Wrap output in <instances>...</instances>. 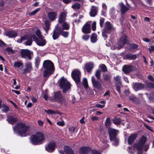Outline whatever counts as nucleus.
Listing matches in <instances>:
<instances>
[{"mask_svg": "<svg viewBox=\"0 0 154 154\" xmlns=\"http://www.w3.org/2000/svg\"><path fill=\"white\" fill-rule=\"evenodd\" d=\"M44 69L43 76L44 77H48L52 74L54 69L53 63L49 60H45L43 64Z\"/></svg>", "mask_w": 154, "mask_h": 154, "instance_id": "f257e3e1", "label": "nucleus"}, {"mask_svg": "<svg viewBox=\"0 0 154 154\" xmlns=\"http://www.w3.org/2000/svg\"><path fill=\"white\" fill-rule=\"evenodd\" d=\"M15 132L17 131L19 135L23 137L27 136V132L28 131L29 127L22 123H17L13 128Z\"/></svg>", "mask_w": 154, "mask_h": 154, "instance_id": "f03ea898", "label": "nucleus"}, {"mask_svg": "<svg viewBox=\"0 0 154 154\" xmlns=\"http://www.w3.org/2000/svg\"><path fill=\"white\" fill-rule=\"evenodd\" d=\"M44 134L41 132H38L35 135H32L30 137L31 143L35 145L41 144L45 140Z\"/></svg>", "mask_w": 154, "mask_h": 154, "instance_id": "7ed1b4c3", "label": "nucleus"}, {"mask_svg": "<svg viewBox=\"0 0 154 154\" xmlns=\"http://www.w3.org/2000/svg\"><path fill=\"white\" fill-rule=\"evenodd\" d=\"M50 99L52 101L57 102L61 105H66V99L59 91L54 92L53 96L50 97Z\"/></svg>", "mask_w": 154, "mask_h": 154, "instance_id": "20e7f679", "label": "nucleus"}, {"mask_svg": "<svg viewBox=\"0 0 154 154\" xmlns=\"http://www.w3.org/2000/svg\"><path fill=\"white\" fill-rule=\"evenodd\" d=\"M113 27V25L110 22L107 21L105 23L104 28L102 32V36L105 40L107 39L108 35L111 32Z\"/></svg>", "mask_w": 154, "mask_h": 154, "instance_id": "39448f33", "label": "nucleus"}, {"mask_svg": "<svg viewBox=\"0 0 154 154\" xmlns=\"http://www.w3.org/2000/svg\"><path fill=\"white\" fill-rule=\"evenodd\" d=\"M146 141V138L144 137H143L139 142L135 145L134 148H136L138 150V154H142L143 146Z\"/></svg>", "mask_w": 154, "mask_h": 154, "instance_id": "423d86ee", "label": "nucleus"}, {"mask_svg": "<svg viewBox=\"0 0 154 154\" xmlns=\"http://www.w3.org/2000/svg\"><path fill=\"white\" fill-rule=\"evenodd\" d=\"M59 86L63 89V92H66L70 88V84L65 79H60Z\"/></svg>", "mask_w": 154, "mask_h": 154, "instance_id": "0eeeda50", "label": "nucleus"}, {"mask_svg": "<svg viewBox=\"0 0 154 154\" xmlns=\"http://www.w3.org/2000/svg\"><path fill=\"white\" fill-rule=\"evenodd\" d=\"M71 76L76 84L80 83L81 73L79 70L77 69H74L72 72Z\"/></svg>", "mask_w": 154, "mask_h": 154, "instance_id": "6e6552de", "label": "nucleus"}, {"mask_svg": "<svg viewBox=\"0 0 154 154\" xmlns=\"http://www.w3.org/2000/svg\"><path fill=\"white\" fill-rule=\"evenodd\" d=\"M127 36L125 35L122 36L118 41L116 45V47L118 49H120L127 43Z\"/></svg>", "mask_w": 154, "mask_h": 154, "instance_id": "1a4fd4ad", "label": "nucleus"}, {"mask_svg": "<svg viewBox=\"0 0 154 154\" xmlns=\"http://www.w3.org/2000/svg\"><path fill=\"white\" fill-rule=\"evenodd\" d=\"M32 35L31 36L25 35L22 37L20 39L17 40V42L18 43H21L22 41L26 40V41L24 42V44L26 45H31L32 43Z\"/></svg>", "mask_w": 154, "mask_h": 154, "instance_id": "9d476101", "label": "nucleus"}, {"mask_svg": "<svg viewBox=\"0 0 154 154\" xmlns=\"http://www.w3.org/2000/svg\"><path fill=\"white\" fill-rule=\"evenodd\" d=\"M32 38L33 40L36 42V44L39 46H43L46 44V41L42 37L37 38L35 35H32Z\"/></svg>", "mask_w": 154, "mask_h": 154, "instance_id": "9b49d317", "label": "nucleus"}, {"mask_svg": "<svg viewBox=\"0 0 154 154\" xmlns=\"http://www.w3.org/2000/svg\"><path fill=\"white\" fill-rule=\"evenodd\" d=\"M21 57L24 58H28L29 60L31 59V55L32 52L28 49H22L21 50Z\"/></svg>", "mask_w": 154, "mask_h": 154, "instance_id": "f8f14e48", "label": "nucleus"}, {"mask_svg": "<svg viewBox=\"0 0 154 154\" xmlns=\"http://www.w3.org/2000/svg\"><path fill=\"white\" fill-rule=\"evenodd\" d=\"M56 146L55 142L54 141L49 142L45 146V150L49 152H52L54 151Z\"/></svg>", "mask_w": 154, "mask_h": 154, "instance_id": "ddd939ff", "label": "nucleus"}, {"mask_svg": "<svg viewBox=\"0 0 154 154\" xmlns=\"http://www.w3.org/2000/svg\"><path fill=\"white\" fill-rule=\"evenodd\" d=\"M91 81L94 87L97 90L100 91L101 90L102 85L99 81L96 80L94 76L91 77Z\"/></svg>", "mask_w": 154, "mask_h": 154, "instance_id": "4468645a", "label": "nucleus"}, {"mask_svg": "<svg viewBox=\"0 0 154 154\" xmlns=\"http://www.w3.org/2000/svg\"><path fill=\"white\" fill-rule=\"evenodd\" d=\"M118 133V131L111 128H108V133L110 139H114L116 137L117 133Z\"/></svg>", "mask_w": 154, "mask_h": 154, "instance_id": "2eb2a0df", "label": "nucleus"}, {"mask_svg": "<svg viewBox=\"0 0 154 154\" xmlns=\"http://www.w3.org/2000/svg\"><path fill=\"white\" fill-rule=\"evenodd\" d=\"M60 27L57 26L53 30L52 33V37L54 40H56L59 38L60 35Z\"/></svg>", "mask_w": 154, "mask_h": 154, "instance_id": "dca6fc26", "label": "nucleus"}, {"mask_svg": "<svg viewBox=\"0 0 154 154\" xmlns=\"http://www.w3.org/2000/svg\"><path fill=\"white\" fill-rule=\"evenodd\" d=\"M132 87L134 90L137 91L143 89L144 88V85L141 83H133Z\"/></svg>", "mask_w": 154, "mask_h": 154, "instance_id": "f3484780", "label": "nucleus"}, {"mask_svg": "<svg viewBox=\"0 0 154 154\" xmlns=\"http://www.w3.org/2000/svg\"><path fill=\"white\" fill-rule=\"evenodd\" d=\"M82 32L86 34L89 33L91 32V28L90 24L86 23L83 26L82 29Z\"/></svg>", "mask_w": 154, "mask_h": 154, "instance_id": "a211bd4d", "label": "nucleus"}, {"mask_svg": "<svg viewBox=\"0 0 154 154\" xmlns=\"http://www.w3.org/2000/svg\"><path fill=\"white\" fill-rule=\"evenodd\" d=\"M133 70V66L130 65H125L123 66L122 70L125 74L132 71Z\"/></svg>", "mask_w": 154, "mask_h": 154, "instance_id": "6ab92c4d", "label": "nucleus"}, {"mask_svg": "<svg viewBox=\"0 0 154 154\" xmlns=\"http://www.w3.org/2000/svg\"><path fill=\"white\" fill-rule=\"evenodd\" d=\"M66 13L65 12H63L61 13L59 16L58 22L59 23L65 22L66 19Z\"/></svg>", "mask_w": 154, "mask_h": 154, "instance_id": "aec40b11", "label": "nucleus"}, {"mask_svg": "<svg viewBox=\"0 0 154 154\" xmlns=\"http://www.w3.org/2000/svg\"><path fill=\"white\" fill-rule=\"evenodd\" d=\"M98 12V8L94 6H92L91 9L90 14L91 17H95L97 14Z\"/></svg>", "mask_w": 154, "mask_h": 154, "instance_id": "412c9836", "label": "nucleus"}, {"mask_svg": "<svg viewBox=\"0 0 154 154\" xmlns=\"http://www.w3.org/2000/svg\"><path fill=\"white\" fill-rule=\"evenodd\" d=\"M57 13L55 12H51L48 13V16L50 20L53 21L56 18Z\"/></svg>", "mask_w": 154, "mask_h": 154, "instance_id": "4be33fe9", "label": "nucleus"}, {"mask_svg": "<svg viewBox=\"0 0 154 154\" xmlns=\"http://www.w3.org/2000/svg\"><path fill=\"white\" fill-rule=\"evenodd\" d=\"M93 67L94 64L92 62L87 63L85 66V69L88 72H91Z\"/></svg>", "mask_w": 154, "mask_h": 154, "instance_id": "5701e85b", "label": "nucleus"}, {"mask_svg": "<svg viewBox=\"0 0 154 154\" xmlns=\"http://www.w3.org/2000/svg\"><path fill=\"white\" fill-rule=\"evenodd\" d=\"M17 118L15 116H8L6 119V120L11 124H13L17 122Z\"/></svg>", "mask_w": 154, "mask_h": 154, "instance_id": "b1692460", "label": "nucleus"}, {"mask_svg": "<svg viewBox=\"0 0 154 154\" xmlns=\"http://www.w3.org/2000/svg\"><path fill=\"white\" fill-rule=\"evenodd\" d=\"M80 149L82 154H88L90 153L91 149L89 147H82Z\"/></svg>", "mask_w": 154, "mask_h": 154, "instance_id": "393cba45", "label": "nucleus"}, {"mask_svg": "<svg viewBox=\"0 0 154 154\" xmlns=\"http://www.w3.org/2000/svg\"><path fill=\"white\" fill-rule=\"evenodd\" d=\"M120 10L121 11L122 14H125L126 11L129 10V8L126 6H125L123 3L119 4Z\"/></svg>", "mask_w": 154, "mask_h": 154, "instance_id": "a878e982", "label": "nucleus"}, {"mask_svg": "<svg viewBox=\"0 0 154 154\" xmlns=\"http://www.w3.org/2000/svg\"><path fill=\"white\" fill-rule=\"evenodd\" d=\"M137 137V134H134L131 135L128 138V143L129 144H132L135 140Z\"/></svg>", "mask_w": 154, "mask_h": 154, "instance_id": "bb28decb", "label": "nucleus"}, {"mask_svg": "<svg viewBox=\"0 0 154 154\" xmlns=\"http://www.w3.org/2000/svg\"><path fill=\"white\" fill-rule=\"evenodd\" d=\"M64 150L66 154H75L72 149L69 146H65Z\"/></svg>", "mask_w": 154, "mask_h": 154, "instance_id": "cd10ccee", "label": "nucleus"}, {"mask_svg": "<svg viewBox=\"0 0 154 154\" xmlns=\"http://www.w3.org/2000/svg\"><path fill=\"white\" fill-rule=\"evenodd\" d=\"M6 34L7 36L10 38H14L17 35V33L13 31H10L6 32Z\"/></svg>", "mask_w": 154, "mask_h": 154, "instance_id": "c85d7f7f", "label": "nucleus"}, {"mask_svg": "<svg viewBox=\"0 0 154 154\" xmlns=\"http://www.w3.org/2000/svg\"><path fill=\"white\" fill-rule=\"evenodd\" d=\"M60 23L62 24L61 26L62 28H61V29L63 30H68L70 28L69 24L65 22H63Z\"/></svg>", "mask_w": 154, "mask_h": 154, "instance_id": "c756f323", "label": "nucleus"}, {"mask_svg": "<svg viewBox=\"0 0 154 154\" xmlns=\"http://www.w3.org/2000/svg\"><path fill=\"white\" fill-rule=\"evenodd\" d=\"M91 41L92 43H94L97 41V35L94 33L91 35Z\"/></svg>", "mask_w": 154, "mask_h": 154, "instance_id": "7c9ffc66", "label": "nucleus"}, {"mask_svg": "<svg viewBox=\"0 0 154 154\" xmlns=\"http://www.w3.org/2000/svg\"><path fill=\"white\" fill-rule=\"evenodd\" d=\"M60 35H61L64 38H67L69 35V32L67 31H64L60 27Z\"/></svg>", "mask_w": 154, "mask_h": 154, "instance_id": "2f4dec72", "label": "nucleus"}, {"mask_svg": "<svg viewBox=\"0 0 154 154\" xmlns=\"http://www.w3.org/2000/svg\"><path fill=\"white\" fill-rule=\"evenodd\" d=\"M45 111L48 114L53 115L56 114H61V113L57 111H54L51 109H49L48 110H45Z\"/></svg>", "mask_w": 154, "mask_h": 154, "instance_id": "473e14b6", "label": "nucleus"}, {"mask_svg": "<svg viewBox=\"0 0 154 154\" xmlns=\"http://www.w3.org/2000/svg\"><path fill=\"white\" fill-rule=\"evenodd\" d=\"M100 103L102 105L100 104L99 103H97L95 104V106L99 108H103L105 107V104L106 102L104 100H102L100 102Z\"/></svg>", "mask_w": 154, "mask_h": 154, "instance_id": "72a5a7b5", "label": "nucleus"}, {"mask_svg": "<svg viewBox=\"0 0 154 154\" xmlns=\"http://www.w3.org/2000/svg\"><path fill=\"white\" fill-rule=\"evenodd\" d=\"M82 83L85 89L86 90H88L89 87L87 80L86 78H84Z\"/></svg>", "mask_w": 154, "mask_h": 154, "instance_id": "f704fd0d", "label": "nucleus"}, {"mask_svg": "<svg viewBox=\"0 0 154 154\" xmlns=\"http://www.w3.org/2000/svg\"><path fill=\"white\" fill-rule=\"evenodd\" d=\"M129 98L130 100L134 102H137L138 100V99L133 95H132L129 96Z\"/></svg>", "mask_w": 154, "mask_h": 154, "instance_id": "c9c22d12", "label": "nucleus"}, {"mask_svg": "<svg viewBox=\"0 0 154 154\" xmlns=\"http://www.w3.org/2000/svg\"><path fill=\"white\" fill-rule=\"evenodd\" d=\"M126 57L129 59L134 60L136 58L137 55L135 54H128L126 55Z\"/></svg>", "mask_w": 154, "mask_h": 154, "instance_id": "e433bc0d", "label": "nucleus"}, {"mask_svg": "<svg viewBox=\"0 0 154 154\" xmlns=\"http://www.w3.org/2000/svg\"><path fill=\"white\" fill-rule=\"evenodd\" d=\"M111 75L110 74H104L103 75V77L105 81L109 80L111 78Z\"/></svg>", "mask_w": 154, "mask_h": 154, "instance_id": "4c0bfd02", "label": "nucleus"}, {"mask_svg": "<svg viewBox=\"0 0 154 154\" xmlns=\"http://www.w3.org/2000/svg\"><path fill=\"white\" fill-rule=\"evenodd\" d=\"M105 124L106 127L109 128V127L111 125V120L109 118H106L105 122Z\"/></svg>", "mask_w": 154, "mask_h": 154, "instance_id": "58836bf2", "label": "nucleus"}, {"mask_svg": "<svg viewBox=\"0 0 154 154\" xmlns=\"http://www.w3.org/2000/svg\"><path fill=\"white\" fill-rule=\"evenodd\" d=\"M113 121L114 123L116 125H119L121 122L120 119L119 118H115L113 119Z\"/></svg>", "mask_w": 154, "mask_h": 154, "instance_id": "ea45409f", "label": "nucleus"}, {"mask_svg": "<svg viewBox=\"0 0 154 154\" xmlns=\"http://www.w3.org/2000/svg\"><path fill=\"white\" fill-rule=\"evenodd\" d=\"M40 9H41V8H38L36 9L35 10L33 11H32V12H29V15H31V16L34 15H35L36 14V13H37L39 11H40Z\"/></svg>", "mask_w": 154, "mask_h": 154, "instance_id": "a19ab883", "label": "nucleus"}, {"mask_svg": "<svg viewBox=\"0 0 154 154\" xmlns=\"http://www.w3.org/2000/svg\"><path fill=\"white\" fill-rule=\"evenodd\" d=\"M80 7V5L78 3H75L72 6V8L75 9H78Z\"/></svg>", "mask_w": 154, "mask_h": 154, "instance_id": "79ce46f5", "label": "nucleus"}, {"mask_svg": "<svg viewBox=\"0 0 154 154\" xmlns=\"http://www.w3.org/2000/svg\"><path fill=\"white\" fill-rule=\"evenodd\" d=\"M95 76L97 79H99L101 75V71L97 70L95 74Z\"/></svg>", "mask_w": 154, "mask_h": 154, "instance_id": "37998d69", "label": "nucleus"}, {"mask_svg": "<svg viewBox=\"0 0 154 154\" xmlns=\"http://www.w3.org/2000/svg\"><path fill=\"white\" fill-rule=\"evenodd\" d=\"M110 140L113 142L112 144L115 146H117L118 145L119 140L116 137L114 139H110Z\"/></svg>", "mask_w": 154, "mask_h": 154, "instance_id": "c03bdc74", "label": "nucleus"}, {"mask_svg": "<svg viewBox=\"0 0 154 154\" xmlns=\"http://www.w3.org/2000/svg\"><path fill=\"white\" fill-rule=\"evenodd\" d=\"M23 65V63H22L19 62H16L14 63V66L15 67L19 68L22 66Z\"/></svg>", "mask_w": 154, "mask_h": 154, "instance_id": "a18cd8bd", "label": "nucleus"}, {"mask_svg": "<svg viewBox=\"0 0 154 154\" xmlns=\"http://www.w3.org/2000/svg\"><path fill=\"white\" fill-rule=\"evenodd\" d=\"M99 67H100L101 68V69L102 70V71L103 72H106L107 70V68L106 66L104 64H100L99 66Z\"/></svg>", "mask_w": 154, "mask_h": 154, "instance_id": "49530a36", "label": "nucleus"}, {"mask_svg": "<svg viewBox=\"0 0 154 154\" xmlns=\"http://www.w3.org/2000/svg\"><path fill=\"white\" fill-rule=\"evenodd\" d=\"M40 62V59L38 57H36L35 60V66L38 68Z\"/></svg>", "mask_w": 154, "mask_h": 154, "instance_id": "de8ad7c7", "label": "nucleus"}, {"mask_svg": "<svg viewBox=\"0 0 154 154\" xmlns=\"http://www.w3.org/2000/svg\"><path fill=\"white\" fill-rule=\"evenodd\" d=\"M106 139V137L104 135L103 136L102 138H100V140L103 143L106 144L107 142Z\"/></svg>", "mask_w": 154, "mask_h": 154, "instance_id": "09e8293b", "label": "nucleus"}, {"mask_svg": "<svg viewBox=\"0 0 154 154\" xmlns=\"http://www.w3.org/2000/svg\"><path fill=\"white\" fill-rule=\"evenodd\" d=\"M121 83H116V90L119 93H120L121 91L120 90Z\"/></svg>", "mask_w": 154, "mask_h": 154, "instance_id": "8fccbe9b", "label": "nucleus"}, {"mask_svg": "<svg viewBox=\"0 0 154 154\" xmlns=\"http://www.w3.org/2000/svg\"><path fill=\"white\" fill-rule=\"evenodd\" d=\"M25 66L26 68L29 69L30 70H31L32 67L31 63L27 62L26 63Z\"/></svg>", "mask_w": 154, "mask_h": 154, "instance_id": "3c124183", "label": "nucleus"}, {"mask_svg": "<svg viewBox=\"0 0 154 154\" xmlns=\"http://www.w3.org/2000/svg\"><path fill=\"white\" fill-rule=\"evenodd\" d=\"M105 19L104 18H100V26L101 27H102L103 26V24L104 23Z\"/></svg>", "mask_w": 154, "mask_h": 154, "instance_id": "603ef678", "label": "nucleus"}, {"mask_svg": "<svg viewBox=\"0 0 154 154\" xmlns=\"http://www.w3.org/2000/svg\"><path fill=\"white\" fill-rule=\"evenodd\" d=\"M6 51L8 52V54H14V52L13 50L10 48H8L6 49Z\"/></svg>", "mask_w": 154, "mask_h": 154, "instance_id": "864d4df0", "label": "nucleus"}, {"mask_svg": "<svg viewBox=\"0 0 154 154\" xmlns=\"http://www.w3.org/2000/svg\"><path fill=\"white\" fill-rule=\"evenodd\" d=\"M76 128V127H71L69 128V131L71 133H73Z\"/></svg>", "mask_w": 154, "mask_h": 154, "instance_id": "5fc2aeb1", "label": "nucleus"}, {"mask_svg": "<svg viewBox=\"0 0 154 154\" xmlns=\"http://www.w3.org/2000/svg\"><path fill=\"white\" fill-rule=\"evenodd\" d=\"M114 79L116 82H118L120 83H121L120 78L119 75H117L115 77H114Z\"/></svg>", "mask_w": 154, "mask_h": 154, "instance_id": "6e6d98bb", "label": "nucleus"}, {"mask_svg": "<svg viewBox=\"0 0 154 154\" xmlns=\"http://www.w3.org/2000/svg\"><path fill=\"white\" fill-rule=\"evenodd\" d=\"M96 22L95 21L93 22L92 25V28L93 31H95L96 29Z\"/></svg>", "mask_w": 154, "mask_h": 154, "instance_id": "4d7b16f0", "label": "nucleus"}, {"mask_svg": "<svg viewBox=\"0 0 154 154\" xmlns=\"http://www.w3.org/2000/svg\"><path fill=\"white\" fill-rule=\"evenodd\" d=\"M35 34L38 38L42 37V35H41L40 32L39 30H38L36 31Z\"/></svg>", "mask_w": 154, "mask_h": 154, "instance_id": "13d9d810", "label": "nucleus"}, {"mask_svg": "<svg viewBox=\"0 0 154 154\" xmlns=\"http://www.w3.org/2000/svg\"><path fill=\"white\" fill-rule=\"evenodd\" d=\"M138 45L136 44H133L130 46V48L131 49H134L137 48Z\"/></svg>", "mask_w": 154, "mask_h": 154, "instance_id": "bf43d9fd", "label": "nucleus"}, {"mask_svg": "<svg viewBox=\"0 0 154 154\" xmlns=\"http://www.w3.org/2000/svg\"><path fill=\"white\" fill-rule=\"evenodd\" d=\"M89 35H85L82 36V38L84 40L86 41L89 39Z\"/></svg>", "mask_w": 154, "mask_h": 154, "instance_id": "052dcab7", "label": "nucleus"}, {"mask_svg": "<svg viewBox=\"0 0 154 154\" xmlns=\"http://www.w3.org/2000/svg\"><path fill=\"white\" fill-rule=\"evenodd\" d=\"M45 23L46 26V28L47 29H48L49 28L50 24V21L48 20H46L45 21Z\"/></svg>", "mask_w": 154, "mask_h": 154, "instance_id": "680f3d73", "label": "nucleus"}, {"mask_svg": "<svg viewBox=\"0 0 154 154\" xmlns=\"http://www.w3.org/2000/svg\"><path fill=\"white\" fill-rule=\"evenodd\" d=\"M9 109V108L8 106H5L3 107L2 110L3 111L6 112L8 111Z\"/></svg>", "mask_w": 154, "mask_h": 154, "instance_id": "e2e57ef3", "label": "nucleus"}, {"mask_svg": "<svg viewBox=\"0 0 154 154\" xmlns=\"http://www.w3.org/2000/svg\"><path fill=\"white\" fill-rule=\"evenodd\" d=\"M90 153L92 154H101V153L96 150H91V149Z\"/></svg>", "mask_w": 154, "mask_h": 154, "instance_id": "0e129e2a", "label": "nucleus"}, {"mask_svg": "<svg viewBox=\"0 0 154 154\" xmlns=\"http://www.w3.org/2000/svg\"><path fill=\"white\" fill-rule=\"evenodd\" d=\"M22 71H23L22 72V73L25 74L26 73L29 72L30 70L26 68L25 69H23Z\"/></svg>", "mask_w": 154, "mask_h": 154, "instance_id": "69168bd1", "label": "nucleus"}, {"mask_svg": "<svg viewBox=\"0 0 154 154\" xmlns=\"http://www.w3.org/2000/svg\"><path fill=\"white\" fill-rule=\"evenodd\" d=\"M144 126L147 129H148L149 130L153 132V131L152 130V128L150 127V126L144 124Z\"/></svg>", "mask_w": 154, "mask_h": 154, "instance_id": "338daca9", "label": "nucleus"}, {"mask_svg": "<svg viewBox=\"0 0 154 154\" xmlns=\"http://www.w3.org/2000/svg\"><path fill=\"white\" fill-rule=\"evenodd\" d=\"M148 86L150 88H154V84L152 83H150L148 84Z\"/></svg>", "mask_w": 154, "mask_h": 154, "instance_id": "774afa93", "label": "nucleus"}]
</instances>
